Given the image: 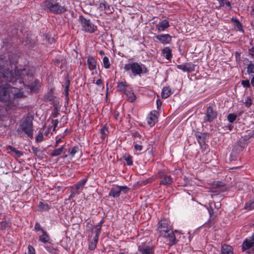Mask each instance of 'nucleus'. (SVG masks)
I'll use <instances>...</instances> for the list:
<instances>
[{"label": "nucleus", "instance_id": "obj_26", "mask_svg": "<svg viewBox=\"0 0 254 254\" xmlns=\"http://www.w3.org/2000/svg\"><path fill=\"white\" fill-rule=\"evenodd\" d=\"M162 53L166 59L169 60L172 58L171 50L169 47H165L162 50Z\"/></svg>", "mask_w": 254, "mask_h": 254}, {"label": "nucleus", "instance_id": "obj_33", "mask_svg": "<svg viewBox=\"0 0 254 254\" xmlns=\"http://www.w3.org/2000/svg\"><path fill=\"white\" fill-rule=\"evenodd\" d=\"M79 148L78 147L74 146L72 147L71 149H69L68 152L69 155L72 157L74 156L75 153L79 151Z\"/></svg>", "mask_w": 254, "mask_h": 254}, {"label": "nucleus", "instance_id": "obj_64", "mask_svg": "<svg viewBox=\"0 0 254 254\" xmlns=\"http://www.w3.org/2000/svg\"><path fill=\"white\" fill-rule=\"evenodd\" d=\"M119 254H125L124 253H120Z\"/></svg>", "mask_w": 254, "mask_h": 254}, {"label": "nucleus", "instance_id": "obj_25", "mask_svg": "<svg viewBox=\"0 0 254 254\" xmlns=\"http://www.w3.org/2000/svg\"><path fill=\"white\" fill-rule=\"evenodd\" d=\"M42 232L43 234L39 237V240L44 243H49L50 238L47 233L44 230H42Z\"/></svg>", "mask_w": 254, "mask_h": 254}, {"label": "nucleus", "instance_id": "obj_48", "mask_svg": "<svg viewBox=\"0 0 254 254\" xmlns=\"http://www.w3.org/2000/svg\"><path fill=\"white\" fill-rule=\"evenodd\" d=\"M254 204V203H252L251 204H249V203L246 204L245 205V208L247 209H248V210L252 209L253 208L252 207V205H253Z\"/></svg>", "mask_w": 254, "mask_h": 254}, {"label": "nucleus", "instance_id": "obj_16", "mask_svg": "<svg viewBox=\"0 0 254 254\" xmlns=\"http://www.w3.org/2000/svg\"><path fill=\"white\" fill-rule=\"evenodd\" d=\"M170 26L169 21L164 19L163 21L159 22L156 25V29L158 32L165 31L167 28Z\"/></svg>", "mask_w": 254, "mask_h": 254}, {"label": "nucleus", "instance_id": "obj_40", "mask_svg": "<svg viewBox=\"0 0 254 254\" xmlns=\"http://www.w3.org/2000/svg\"><path fill=\"white\" fill-rule=\"evenodd\" d=\"M241 83L245 88L249 87L250 86V81L248 80H242Z\"/></svg>", "mask_w": 254, "mask_h": 254}, {"label": "nucleus", "instance_id": "obj_32", "mask_svg": "<svg viewBox=\"0 0 254 254\" xmlns=\"http://www.w3.org/2000/svg\"><path fill=\"white\" fill-rule=\"evenodd\" d=\"M104 67L105 68H109L110 66V63L109 58L107 57H104L103 59Z\"/></svg>", "mask_w": 254, "mask_h": 254}, {"label": "nucleus", "instance_id": "obj_1", "mask_svg": "<svg viewBox=\"0 0 254 254\" xmlns=\"http://www.w3.org/2000/svg\"><path fill=\"white\" fill-rule=\"evenodd\" d=\"M10 55L0 56V101L6 105L12 107L17 104V101L15 98L22 97V92L18 91V87H13L8 84L12 82V84L16 86L17 80L20 84L23 83L21 79L24 78L26 70L20 69L15 71V76H13L11 71L4 68L5 66L14 64V61L9 59Z\"/></svg>", "mask_w": 254, "mask_h": 254}, {"label": "nucleus", "instance_id": "obj_37", "mask_svg": "<svg viewBox=\"0 0 254 254\" xmlns=\"http://www.w3.org/2000/svg\"><path fill=\"white\" fill-rule=\"evenodd\" d=\"M244 103L247 107H249L252 103V100L250 96H247Z\"/></svg>", "mask_w": 254, "mask_h": 254}, {"label": "nucleus", "instance_id": "obj_27", "mask_svg": "<svg viewBox=\"0 0 254 254\" xmlns=\"http://www.w3.org/2000/svg\"><path fill=\"white\" fill-rule=\"evenodd\" d=\"M171 94V91L169 87H165L163 88L162 91V97L163 98L166 99L168 98Z\"/></svg>", "mask_w": 254, "mask_h": 254}, {"label": "nucleus", "instance_id": "obj_34", "mask_svg": "<svg viewBox=\"0 0 254 254\" xmlns=\"http://www.w3.org/2000/svg\"><path fill=\"white\" fill-rule=\"evenodd\" d=\"M125 160H126L127 164L128 165H131L132 164V158L131 156H130L129 155H127V156L125 155L124 156Z\"/></svg>", "mask_w": 254, "mask_h": 254}, {"label": "nucleus", "instance_id": "obj_59", "mask_svg": "<svg viewBox=\"0 0 254 254\" xmlns=\"http://www.w3.org/2000/svg\"><path fill=\"white\" fill-rule=\"evenodd\" d=\"M251 83L253 86H254V77H253V78L251 80Z\"/></svg>", "mask_w": 254, "mask_h": 254}, {"label": "nucleus", "instance_id": "obj_41", "mask_svg": "<svg viewBox=\"0 0 254 254\" xmlns=\"http://www.w3.org/2000/svg\"><path fill=\"white\" fill-rule=\"evenodd\" d=\"M121 192L127 193L129 190V188L126 186H119Z\"/></svg>", "mask_w": 254, "mask_h": 254}, {"label": "nucleus", "instance_id": "obj_51", "mask_svg": "<svg viewBox=\"0 0 254 254\" xmlns=\"http://www.w3.org/2000/svg\"><path fill=\"white\" fill-rule=\"evenodd\" d=\"M249 53L250 55L254 57V47L249 50Z\"/></svg>", "mask_w": 254, "mask_h": 254}, {"label": "nucleus", "instance_id": "obj_62", "mask_svg": "<svg viewBox=\"0 0 254 254\" xmlns=\"http://www.w3.org/2000/svg\"><path fill=\"white\" fill-rule=\"evenodd\" d=\"M31 91H35L36 90V89H34V88H31Z\"/></svg>", "mask_w": 254, "mask_h": 254}, {"label": "nucleus", "instance_id": "obj_29", "mask_svg": "<svg viewBox=\"0 0 254 254\" xmlns=\"http://www.w3.org/2000/svg\"><path fill=\"white\" fill-rule=\"evenodd\" d=\"M101 134H102V139H105L109 132L108 127L104 126L100 130Z\"/></svg>", "mask_w": 254, "mask_h": 254}, {"label": "nucleus", "instance_id": "obj_44", "mask_svg": "<svg viewBox=\"0 0 254 254\" xmlns=\"http://www.w3.org/2000/svg\"><path fill=\"white\" fill-rule=\"evenodd\" d=\"M134 146L135 149L137 151H140L142 150V146L141 145L135 143Z\"/></svg>", "mask_w": 254, "mask_h": 254}, {"label": "nucleus", "instance_id": "obj_45", "mask_svg": "<svg viewBox=\"0 0 254 254\" xmlns=\"http://www.w3.org/2000/svg\"><path fill=\"white\" fill-rule=\"evenodd\" d=\"M68 89H69V85L67 84L66 85L65 87V89H64V91H65V95L66 96V100H68Z\"/></svg>", "mask_w": 254, "mask_h": 254}, {"label": "nucleus", "instance_id": "obj_60", "mask_svg": "<svg viewBox=\"0 0 254 254\" xmlns=\"http://www.w3.org/2000/svg\"><path fill=\"white\" fill-rule=\"evenodd\" d=\"M99 54L101 55H104V53L103 51H99Z\"/></svg>", "mask_w": 254, "mask_h": 254}, {"label": "nucleus", "instance_id": "obj_50", "mask_svg": "<svg viewBox=\"0 0 254 254\" xmlns=\"http://www.w3.org/2000/svg\"><path fill=\"white\" fill-rule=\"evenodd\" d=\"M62 139L61 138H59L56 141V143L54 145V146H53V148H56L57 147H58L59 146V144L62 141Z\"/></svg>", "mask_w": 254, "mask_h": 254}, {"label": "nucleus", "instance_id": "obj_30", "mask_svg": "<svg viewBox=\"0 0 254 254\" xmlns=\"http://www.w3.org/2000/svg\"><path fill=\"white\" fill-rule=\"evenodd\" d=\"M186 65V68L187 70V72H191L193 70H194L195 69V65L194 64L190 63H185Z\"/></svg>", "mask_w": 254, "mask_h": 254}, {"label": "nucleus", "instance_id": "obj_11", "mask_svg": "<svg viewBox=\"0 0 254 254\" xmlns=\"http://www.w3.org/2000/svg\"><path fill=\"white\" fill-rule=\"evenodd\" d=\"M159 114L156 111L151 112L148 115L146 120L148 124L150 126H153L158 121Z\"/></svg>", "mask_w": 254, "mask_h": 254}, {"label": "nucleus", "instance_id": "obj_58", "mask_svg": "<svg viewBox=\"0 0 254 254\" xmlns=\"http://www.w3.org/2000/svg\"><path fill=\"white\" fill-rule=\"evenodd\" d=\"M39 207L42 208V206H45V205L41 202H40L39 204Z\"/></svg>", "mask_w": 254, "mask_h": 254}, {"label": "nucleus", "instance_id": "obj_13", "mask_svg": "<svg viewBox=\"0 0 254 254\" xmlns=\"http://www.w3.org/2000/svg\"><path fill=\"white\" fill-rule=\"evenodd\" d=\"M138 250L141 254H153L152 248L144 243H141L138 246Z\"/></svg>", "mask_w": 254, "mask_h": 254}, {"label": "nucleus", "instance_id": "obj_23", "mask_svg": "<svg viewBox=\"0 0 254 254\" xmlns=\"http://www.w3.org/2000/svg\"><path fill=\"white\" fill-rule=\"evenodd\" d=\"M124 94L126 95L129 102H133L136 100V96L132 89L127 91Z\"/></svg>", "mask_w": 254, "mask_h": 254}, {"label": "nucleus", "instance_id": "obj_5", "mask_svg": "<svg viewBox=\"0 0 254 254\" xmlns=\"http://www.w3.org/2000/svg\"><path fill=\"white\" fill-rule=\"evenodd\" d=\"M43 6L45 9H48L55 13H62L65 11L64 7L53 0H46L43 3Z\"/></svg>", "mask_w": 254, "mask_h": 254}, {"label": "nucleus", "instance_id": "obj_42", "mask_svg": "<svg viewBox=\"0 0 254 254\" xmlns=\"http://www.w3.org/2000/svg\"><path fill=\"white\" fill-rule=\"evenodd\" d=\"M225 9L229 10L231 9V6L230 2L227 0H225V6H224Z\"/></svg>", "mask_w": 254, "mask_h": 254}, {"label": "nucleus", "instance_id": "obj_18", "mask_svg": "<svg viewBox=\"0 0 254 254\" xmlns=\"http://www.w3.org/2000/svg\"><path fill=\"white\" fill-rule=\"evenodd\" d=\"M66 149L65 148V145H62L61 147L55 149L51 154L52 157L58 156L61 155L64 153L65 152Z\"/></svg>", "mask_w": 254, "mask_h": 254}, {"label": "nucleus", "instance_id": "obj_52", "mask_svg": "<svg viewBox=\"0 0 254 254\" xmlns=\"http://www.w3.org/2000/svg\"><path fill=\"white\" fill-rule=\"evenodd\" d=\"M76 190L75 191H72L70 196H69L68 199H71L73 197H74L75 195L76 194Z\"/></svg>", "mask_w": 254, "mask_h": 254}, {"label": "nucleus", "instance_id": "obj_10", "mask_svg": "<svg viewBox=\"0 0 254 254\" xmlns=\"http://www.w3.org/2000/svg\"><path fill=\"white\" fill-rule=\"evenodd\" d=\"M160 178L161 179L160 182L161 185H171L172 182V178L170 175H168L165 170L160 171L159 172Z\"/></svg>", "mask_w": 254, "mask_h": 254}, {"label": "nucleus", "instance_id": "obj_21", "mask_svg": "<svg viewBox=\"0 0 254 254\" xmlns=\"http://www.w3.org/2000/svg\"><path fill=\"white\" fill-rule=\"evenodd\" d=\"M120 189L119 186H118L113 187L109 192V195L113 197H118L120 196Z\"/></svg>", "mask_w": 254, "mask_h": 254}, {"label": "nucleus", "instance_id": "obj_28", "mask_svg": "<svg viewBox=\"0 0 254 254\" xmlns=\"http://www.w3.org/2000/svg\"><path fill=\"white\" fill-rule=\"evenodd\" d=\"M127 86V84L126 82H121L118 83L117 87L120 91L123 93H126L127 91L126 87Z\"/></svg>", "mask_w": 254, "mask_h": 254}, {"label": "nucleus", "instance_id": "obj_35", "mask_svg": "<svg viewBox=\"0 0 254 254\" xmlns=\"http://www.w3.org/2000/svg\"><path fill=\"white\" fill-rule=\"evenodd\" d=\"M9 148L11 151L15 153L17 157H20L23 155V153L21 151L16 150L13 147L9 146Z\"/></svg>", "mask_w": 254, "mask_h": 254}, {"label": "nucleus", "instance_id": "obj_43", "mask_svg": "<svg viewBox=\"0 0 254 254\" xmlns=\"http://www.w3.org/2000/svg\"><path fill=\"white\" fill-rule=\"evenodd\" d=\"M28 250L27 254H35V249L32 246H29L28 247Z\"/></svg>", "mask_w": 254, "mask_h": 254}, {"label": "nucleus", "instance_id": "obj_19", "mask_svg": "<svg viewBox=\"0 0 254 254\" xmlns=\"http://www.w3.org/2000/svg\"><path fill=\"white\" fill-rule=\"evenodd\" d=\"M87 62L90 70H92L96 68V61L93 57H89Z\"/></svg>", "mask_w": 254, "mask_h": 254}, {"label": "nucleus", "instance_id": "obj_53", "mask_svg": "<svg viewBox=\"0 0 254 254\" xmlns=\"http://www.w3.org/2000/svg\"><path fill=\"white\" fill-rule=\"evenodd\" d=\"M250 14L252 16L254 17V5L251 6V10L250 11Z\"/></svg>", "mask_w": 254, "mask_h": 254}, {"label": "nucleus", "instance_id": "obj_49", "mask_svg": "<svg viewBox=\"0 0 254 254\" xmlns=\"http://www.w3.org/2000/svg\"><path fill=\"white\" fill-rule=\"evenodd\" d=\"M219 6L217 7L218 9L222 7L225 6V0H221L219 2Z\"/></svg>", "mask_w": 254, "mask_h": 254}, {"label": "nucleus", "instance_id": "obj_39", "mask_svg": "<svg viewBox=\"0 0 254 254\" xmlns=\"http://www.w3.org/2000/svg\"><path fill=\"white\" fill-rule=\"evenodd\" d=\"M177 67L184 72H187L185 63L182 64L177 65Z\"/></svg>", "mask_w": 254, "mask_h": 254}, {"label": "nucleus", "instance_id": "obj_9", "mask_svg": "<svg viewBox=\"0 0 254 254\" xmlns=\"http://www.w3.org/2000/svg\"><path fill=\"white\" fill-rule=\"evenodd\" d=\"M254 135V131H252L249 132L248 135H245V136H242V138H241L239 140L237 146L235 147L233 149V152H234L235 148L236 150L242 151L243 149L246 146L247 144V141L249 140L250 138L252 137Z\"/></svg>", "mask_w": 254, "mask_h": 254}, {"label": "nucleus", "instance_id": "obj_6", "mask_svg": "<svg viewBox=\"0 0 254 254\" xmlns=\"http://www.w3.org/2000/svg\"><path fill=\"white\" fill-rule=\"evenodd\" d=\"M33 131L32 122L28 118H26L22 121L18 129L19 133L23 131L30 138L33 137Z\"/></svg>", "mask_w": 254, "mask_h": 254}, {"label": "nucleus", "instance_id": "obj_2", "mask_svg": "<svg viewBox=\"0 0 254 254\" xmlns=\"http://www.w3.org/2000/svg\"><path fill=\"white\" fill-rule=\"evenodd\" d=\"M158 226L157 231L160 235L168 239L169 245L175 244L176 238L172 228L168 223L167 220L166 219H162L159 222Z\"/></svg>", "mask_w": 254, "mask_h": 254}, {"label": "nucleus", "instance_id": "obj_38", "mask_svg": "<svg viewBox=\"0 0 254 254\" xmlns=\"http://www.w3.org/2000/svg\"><path fill=\"white\" fill-rule=\"evenodd\" d=\"M43 132L41 131V129L39 131L38 135L36 138V140L37 142H41L43 140Z\"/></svg>", "mask_w": 254, "mask_h": 254}, {"label": "nucleus", "instance_id": "obj_54", "mask_svg": "<svg viewBox=\"0 0 254 254\" xmlns=\"http://www.w3.org/2000/svg\"><path fill=\"white\" fill-rule=\"evenodd\" d=\"M208 210L210 215V217H212V215L213 214V209L211 207H210L208 209Z\"/></svg>", "mask_w": 254, "mask_h": 254}, {"label": "nucleus", "instance_id": "obj_17", "mask_svg": "<svg viewBox=\"0 0 254 254\" xmlns=\"http://www.w3.org/2000/svg\"><path fill=\"white\" fill-rule=\"evenodd\" d=\"M87 181V178H84L80 180L79 182H78L76 184L74 185L71 187V189L73 190H76V193L79 194L80 192L79 191V190L80 189H82L83 186L86 184V182Z\"/></svg>", "mask_w": 254, "mask_h": 254}, {"label": "nucleus", "instance_id": "obj_55", "mask_svg": "<svg viewBox=\"0 0 254 254\" xmlns=\"http://www.w3.org/2000/svg\"><path fill=\"white\" fill-rule=\"evenodd\" d=\"M96 84L98 86H101L102 84V81L101 79H99L96 81Z\"/></svg>", "mask_w": 254, "mask_h": 254}, {"label": "nucleus", "instance_id": "obj_36", "mask_svg": "<svg viewBox=\"0 0 254 254\" xmlns=\"http://www.w3.org/2000/svg\"><path fill=\"white\" fill-rule=\"evenodd\" d=\"M237 116L235 114H230L227 116V119L230 123H233L236 119Z\"/></svg>", "mask_w": 254, "mask_h": 254}, {"label": "nucleus", "instance_id": "obj_63", "mask_svg": "<svg viewBox=\"0 0 254 254\" xmlns=\"http://www.w3.org/2000/svg\"><path fill=\"white\" fill-rule=\"evenodd\" d=\"M225 189H224V188H223L222 189H221V190H220V191H225Z\"/></svg>", "mask_w": 254, "mask_h": 254}, {"label": "nucleus", "instance_id": "obj_47", "mask_svg": "<svg viewBox=\"0 0 254 254\" xmlns=\"http://www.w3.org/2000/svg\"><path fill=\"white\" fill-rule=\"evenodd\" d=\"M34 228H35V230L37 231H42V230H43V229H42L41 228V226H40V224L38 223H36L35 224Z\"/></svg>", "mask_w": 254, "mask_h": 254}, {"label": "nucleus", "instance_id": "obj_22", "mask_svg": "<svg viewBox=\"0 0 254 254\" xmlns=\"http://www.w3.org/2000/svg\"><path fill=\"white\" fill-rule=\"evenodd\" d=\"M221 254H233L232 248L229 245H224L222 246Z\"/></svg>", "mask_w": 254, "mask_h": 254}, {"label": "nucleus", "instance_id": "obj_4", "mask_svg": "<svg viewBox=\"0 0 254 254\" xmlns=\"http://www.w3.org/2000/svg\"><path fill=\"white\" fill-rule=\"evenodd\" d=\"M102 222L101 221L95 226L88 238L89 249L93 250L95 249L98 241L99 234L101 232Z\"/></svg>", "mask_w": 254, "mask_h": 254}, {"label": "nucleus", "instance_id": "obj_24", "mask_svg": "<svg viewBox=\"0 0 254 254\" xmlns=\"http://www.w3.org/2000/svg\"><path fill=\"white\" fill-rule=\"evenodd\" d=\"M11 222L9 219H5L4 221L0 222V229L4 230L10 227Z\"/></svg>", "mask_w": 254, "mask_h": 254}, {"label": "nucleus", "instance_id": "obj_57", "mask_svg": "<svg viewBox=\"0 0 254 254\" xmlns=\"http://www.w3.org/2000/svg\"><path fill=\"white\" fill-rule=\"evenodd\" d=\"M221 204L219 202L216 203L215 204V207L216 208H219L220 207Z\"/></svg>", "mask_w": 254, "mask_h": 254}, {"label": "nucleus", "instance_id": "obj_15", "mask_svg": "<svg viewBox=\"0 0 254 254\" xmlns=\"http://www.w3.org/2000/svg\"><path fill=\"white\" fill-rule=\"evenodd\" d=\"M217 115L216 112L214 111L212 108L209 106L207 109L206 117L204 120L205 121L211 122L216 118Z\"/></svg>", "mask_w": 254, "mask_h": 254}, {"label": "nucleus", "instance_id": "obj_14", "mask_svg": "<svg viewBox=\"0 0 254 254\" xmlns=\"http://www.w3.org/2000/svg\"><path fill=\"white\" fill-rule=\"evenodd\" d=\"M98 8L100 11H104L107 14L111 13L114 10L113 7L105 1H101Z\"/></svg>", "mask_w": 254, "mask_h": 254}, {"label": "nucleus", "instance_id": "obj_8", "mask_svg": "<svg viewBox=\"0 0 254 254\" xmlns=\"http://www.w3.org/2000/svg\"><path fill=\"white\" fill-rule=\"evenodd\" d=\"M252 249L249 252H248V254H254V233L252 234L250 238L246 239L243 242L242 245V249L243 252Z\"/></svg>", "mask_w": 254, "mask_h": 254}, {"label": "nucleus", "instance_id": "obj_56", "mask_svg": "<svg viewBox=\"0 0 254 254\" xmlns=\"http://www.w3.org/2000/svg\"><path fill=\"white\" fill-rule=\"evenodd\" d=\"M59 123V121L58 120H55L54 121V130L55 129L56 127L57 126L58 124Z\"/></svg>", "mask_w": 254, "mask_h": 254}, {"label": "nucleus", "instance_id": "obj_46", "mask_svg": "<svg viewBox=\"0 0 254 254\" xmlns=\"http://www.w3.org/2000/svg\"><path fill=\"white\" fill-rule=\"evenodd\" d=\"M45 248L50 253H53L55 252V249L51 246H45Z\"/></svg>", "mask_w": 254, "mask_h": 254}, {"label": "nucleus", "instance_id": "obj_61", "mask_svg": "<svg viewBox=\"0 0 254 254\" xmlns=\"http://www.w3.org/2000/svg\"><path fill=\"white\" fill-rule=\"evenodd\" d=\"M48 133H49V130H48L47 131H46L45 132V135L46 136H48Z\"/></svg>", "mask_w": 254, "mask_h": 254}, {"label": "nucleus", "instance_id": "obj_3", "mask_svg": "<svg viewBox=\"0 0 254 254\" xmlns=\"http://www.w3.org/2000/svg\"><path fill=\"white\" fill-rule=\"evenodd\" d=\"M124 69L129 72L130 76L133 77L141 76L142 74H146L148 72L147 68L140 62H128L125 65Z\"/></svg>", "mask_w": 254, "mask_h": 254}, {"label": "nucleus", "instance_id": "obj_7", "mask_svg": "<svg viewBox=\"0 0 254 254\" xmlns=\"http://www.w3.org/2000/svg\"><path fill=\"white\" fill-rule=\"evenodd\" d=\"M79 22L82 26V29L86 32L92 33L95 32L96 26H95L89 19H87L82 15H80L78 19Z\"/></svg>", "mask_w": 254, "mask_h": 254}, {"label": "nucleus", "instance_id": "obj_31", "mask_svg": "<svg viewBox=\"0 0 254 254\" xmlns=\"http://www.w3.org/2000/svg\"><path fill=\"white\" fill-rule=\"evenodd\" d=\"M247 72L249 74L254 73V64L250 63L247 67Z\"/></svg>", "mask_w": 254, "mask_h": 254}, {"label": "nucleus", "instance_id": "obj_12", "mask_svg": "<svg viewBox=\"0 0 254 254\" xmlns=\"http://www.w3.org/2000/svg\"><path fill=\"white\" fill-rule=\"evenodd\" d=\"M155 37L164 45L170 44L172 41V36L168 34L157 35Z\"/></svg>", "mask_w": 254, "mask_h": 254}, {"label": "nucleus", "instance_id": "obj_20", "mask_svg": "<svg viewBox=\"0 0 254 254\" xmlns=\"http://www.w3.org/2000/svg\"><path fill=\"white\" fill-rule=\"evenodd\" d=\"M206 134V133H201L200 132H197L195 133L196 139L200 146L204 144V143Z\"/></svg>", "mask_w": 254, "mask_h": 254}]
</instances>
